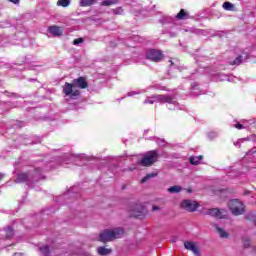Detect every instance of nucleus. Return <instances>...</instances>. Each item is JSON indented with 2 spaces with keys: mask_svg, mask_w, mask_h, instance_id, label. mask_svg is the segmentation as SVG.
<instances>
[{
  "mask_svg": "<svg viewBox=\"0 0 256 256\" xmlns=\"http://www.w3.org/2000/svg\"><path fill=\"white\" fill-rule=\"evenodd\" d=\"M83 38H77L73 40V45H80V43H83Z\"/></svg>",
  "mask_w": 256,
  "mask_h": 256,
  "instance_id": "obj_27",
  "label": "nucleus"
},
{
  "mask_svg": "<svg viewBox=\"0 0 256 256\" xmlns=\"http://www.w3.org/2000/svg\"><path fill=\"white\" fill-rule=\"evenodd\" d=\"M119 0H104L101 2L102 7H111V5H117Z\"/></svg>",
  "mask_w": 256,
  "mask_h": 256,
  "instance_id": "obj_15",
  "label": "nucleus"
},
{
  "mask_svg": "<svg viewBox=\"0 0 256 256\" xmlns=\"http://www.w3.org/2000/svg\"><path fill=\"white\" fill-rule=\"evenodd\" d=\"M124 233L125 231L121 227L105 229L99 234V241H101V243H109L111 241H115V239H119V236Z\"/></svg>",
  "mask_w": 256,
  "mask_h": 256,
  "instance_id": "obj_2",
  "label": "nucleus"
},
{
  "mask_svg": "<svg viewBox=\"0 0 256 256\" xmlns=\"http://www.w3.org/2000/svg\"><path fill=\"white\" fill-rule=\"evenodd\" d=\"M3 177H5V175L0 173V181H3Z\"/></svg>",
  "mask_w": 256,
  "mask_h": 256,
  "instance_id": "obj_33",
  "label": "nucleus"
},
{
  "mask_svg": "<svg viewBox=\"0 0 256 256\" xmlns=\"http://www.w3.org/2000/svg\"><path fill=\"white\" fill-rule=\"evenodd\" d=\"M181 209H185V211H188L189 213H193L197 211V208L199 207V203L193 200H183L181 205Z\"/></svg>",
  "mask_w": 256,
  "mask_h": 256,
  "instance_id": "obj_7",
  "label": "nucleus"
},
{
  "mask_svg": "<svg viewBox=\"0 0 256 256\" xmlns=\"http://www.w3.org/2000/svg\"><path fill=\"white\" fill-rule=\"evenodd\" d=\"M245 55H246V59H249V56L247 54H245Z\"/></svg>",
  "mask_w": 256,
  "mask_h": 256,
  "instance_id": "obj_35",
  "label": "nucleus"
},
{
  "mask_svg": "<svg viewBox=\"0 0 256 256\" xmlns=\"http://www.w3.org/2000/svg\"><path fill=\"white\" fill-rule=\"evenodd\" d=\"M181 186H172L168 188L169 193H181Z\"/></svg>",
  "mask_w": 256,
  "mask_h": 256,
  "instance_id": "obj_22",
  "label": "nucleus"
},
{
  "mask_svg": "<svg viewBox=\"0 0 256 256\" xmlns=\"http://www.w3.org/2000/svg\"><path fill=\"white\" fill-rule=\"evenodd\" d=\"M151 100L150 98H147L144 101L145 105H153V103H175V101L173 100V97L169 96V95H153Z\"/></svg>",
  "mask_w": 256,
  "mask_h": 256,
  "instance_id": "obj_5",
  "label": "nucleus"
},
{
  "mask_svg": "<svg viewBox=\"0 0 256 256\" xmlns=\"http://www.w3.org/2000/svg\"><path fill=\"white\" fill-rule=\"evenodd\" d=\"M208 215H211L212 217H221V210L218 208L209 209Z\"/></svg>",
  "mask_w": 256,
  "mask_h": 256,
  "instance_id": "obj_16",
  "label": "nucleus"
},
{
  "mask_svg": "<svg viewBox=\"0 0 256 256\" xmlns=\"http://www.w3.org/2000/svg\"><path fill=\"white\" fill-rule=\"evenodd\" d=\"M228 207L232 213V215H243L245 213V205L243 202L239 201L238 199H232L228 203Z\"/></svg>",
  "mask_w": 256,
  "mask_h": 256,
  "instance_id": "obj_4",
  "label": "nucleus"
},
{
  "mask_svg": "<svg viewBox=\"0 0 256 256\" xmlns=\"http://www.w3.org/2000/svg\"><path fill=\"white\" fill-rule=\"evenodd\" d=\"M159 161V152L157 150H150L146 152L140 160L142 167H151Z\"/></svg>",
  "mask_w": 256,
  "mask_h": 256,
  "instance_id": "obj_3",
  "label": "nucleus"
},
{
  "mask_svg": "<svg viewBox=\"0 0 256 256\" xmlns=\"http://www.w3.org/2000/svg\"><path fill=\"white\" fill-rule=\"evenodd\" d=\"M216 231L222 239H227V237H229V234L221 227H216Z\"/></svg>",
  "mask_w": 256,
  "mask_h": 256,
  "instance_id": "obj_17",
  "label": "nucleus"
},
{
  "mask_svg": "<svg viewBox=\"0 0 256 256\" xmlns=\"http://www.w3.org/2000/svg\"><path fill=\"white\" fill-rule=\"evenodd\" d=\"M176 19L179 21H183L184 19H189V12L185 11V9H181L179 13L176 15Z\"/></svg>",
  "mask_w": 256,
  "mask_h": 256,
  "instance_id": "obj_12",
  "label": "nucleus"
},
{
  "mask_svg": "<svg viewBox=\"0 0 256 256\" xmlns=\"http://www.w3.org/2000/svg\"><path fill=\"white\" fill-rule=\"evenodd\" d=\"M112 251L113 250L111 248H106L105 246H100L97 249L98 255H101V256L109 255L112 253Z\"/></svg>",
  "mask_w": 256,
  "mask_h": 256,
  "instance_id": "obj_11",
  "label": "nucleus"
},
{
  "mask_svg": "<svg viewBox=\"0 0 256 256\" xmlns=\"http://www.w3.org/2000/svg\"><path fill=\"white\" fill-rule=\"evenodd\" d=\"M71 5V0H58L57 6L58 7H69Z\"/></svg>",
  "mask_w": 256,
  "mask_h": 256,
  "instance_id": "obj_19",
  "label": "nucleus"
},
{
  "mask_svg": "<svg viewBox=\"0 0 256 256\" xmlns=\"http://www.w3.org/2000/svg\"><path fill=\"white\" fill-rule=\"evenodd\" d=\"M10 3H13L14 5H19L21 0H9Z\"/></svg>",
  "mask_w": 256,
  "mask_h": 256,
  "instance_id": "obj_29",
  "label": "nucleus"
},
{
  "mask_svg": "<svg viewBox=\"0 0 256 256\" xmlns=\"http://www.w3.org/2000/svg\"><path fill=\"white\" fill-rule=\"evenodd\" d=\"M159 209H161L159 206L154 205V207H152V211H159Z\"/></svg>",
  "mask_w": 256,
  "mask_h": 256,
  "instance_id": "obj_31",
  "label": "nucleus"
},
{
  "mask_svg": "<svg viewBox=\"0 0 256 256\" xmlns=\"http://www.w3.org/2000/svg\"><path fill=\"white\" fill-rule=\"evenodd\" d=\"M222 7L225 11H233V9H235V5H233L231 2H224Z\"/></svg>",
  "mask_w": 256,
  "mask_h": 256,
  "instance_id": "obj_18",
  "label": "nucleus"
},
{
  "mask_svg": "<svg viewBox=\"0 0 256 256\" xmlns=\"http://www.w3.org/2000/svg\"><path fill=\"white\" fill-rule=\"evenodd\" d=\"M95 3H97V0H80L79 5L80 7H91Z\"/></svg>",
  "mask_w": 256,
  "mask_h": 256,
  "instance_id": "obj_13",
  "label": "nucleus"
},
{
  "mask_svg": "<svg viewBox=\"0 0 256 256\" xmlns=\"http://www.w3.org/2000/svg\"><path fill=\"white\" fill-rule=\"evenodd\" d=\"M40 252L44 256H49L51 253V250H49V246L45 245V246L40 247Z\"/></svg>",
  "mask_w": 256,
  "mask_h": 256,
  "instance_id": "obj_21",
  "label": "nucleus"
},
{
  "mask_svg": "<svg viewBox=\"0 0 256 256\" xmlns=\"http://www.w3.org/2000/svg\"><path fill=\"white\" fill-rule=\"evenodd\" d=\"M234 127H235L236 129H239V130L244 129L243 124H241V123L235 124Z\"/></svg>",
  "mask_w": 256,
  "mask_h": 256,
  "instance_id": "obj_28",
  "label": "nucleus"
},
{
  "mask_svg": "<svg viewBox=\"0 0 256 256\" xmlns=\"http://www.w3.org/2000/svg\"><path fill=\"white\" fill-rule=\"evenodd\" d=\"M27 179H29L27 173H20L17 175L16 181L17 183H25L27 182Z\"/></svg>",
  "mask_w": 256,
  "mask_h": 256,
  "instance_id": "obj_14",
  "label": "nucleus"
},
{
  "mask_svg": "<svg viewBox=\"0 0 256 256\" xmlns=\"http://www.w3.org/2000/svg\"><path fill=\"white\" fill-rule=\"evenodd\" d=\"M196 159H197V161H202V159H203V155L196 156Z\"/></svg>",
  "mask_w": 256,
  "mask_h": 256,
  "instance_id": "obj_32",
  "label": "nucleus"
},
{
  "mask_svg": "<svg viewBox=\"0 0 256 256\" xmlns=\"http://www.w3.org/2000/svg\"><path fill=\"white\" fill-rule=\"evenodd\" d=\"M184 247L185 249H187V251H192L194 255L201 256V252L199 251V246L197 245V243L193 241H187L184 243Z\"/></svg>",
  "mask_w": 256,
  "mask_h": 256,
  "instance_id": "obj_8",
  "label": "nucleus"
},
{
  "mask_svg": "<svg viewBox=\"0 0 256 256\" xmlns=\"http://www.w3.org/2000/svg\"><path fill=\"white\" fill-rule=\"evenodd\" d=\"M48 32L54 35V37H61L63 35V28L53 25L48 28Z\"/></svg>",
  "mask_w": 256,
  "mask_h": 256,
  "instance_id": "obj_9",
  "label": "nucleus"
},
{
  "mask_svg": "<svg viewBox=\"0 0 256 256\" xmlns=\"http://www.w3.org/2000/svg\"><path fill=\"white\" fill-rule=\"evenodd\" d=\"M163 52L161 50L157 49H150L146 52V59L149 61H153L154 63H159L160 61H163Z\"/></svg>",
  "mask_w": 256,
  "mask_h": 256,
  "instance_id": "obj_6",
  "label": "nucleus"
},
{
  "mask_svg": "<svg viewBox=\"0 0 256 256\" xmlns=\"http://www.w3.org/2000/svg\"><path fill=\"white\" fill-rule=\"evenodd\" d=\"M6 238L7 239H11V237H13V235H15L14 231H13V228L11 227H8L6 228Z\"/></svg>",
  "mask_w": 256,
  "mask_h": 256,
  "instance_id": "obj_24",
  "label": "nucleus"
},
{
  "mask_svg": "<svg viewBox=\"0 0 256 256\" xmlns=\"http://www.w3.org/2000/svg\"><path fill=\"white\" fill-rule=\"evenodd\" d=\"M113 13L114 15H121V13H123V8L118 7L116 9H113Z\"/></svg>",
  "mask_w": 256,
  "mask_h": 256,
  "instance_id": "obj_26",
  "label": "nucleus"
},
{
  "mask_svg": "<svg viewBox=\"0 0 256 256\" xmlns=\"http://www.w3.org/2000/svg\"><path fill=\"white\" fill-rule=\"evenodd\" d=\"M153 177H157V173H149L145 177H143L140 181V183H147L149 179H153Z\"/></svg>",
  "mask_w": 256,
  "mask_h": 256,
  "instance_id": "obj_20",
  "label": "nucleus"
},
{
  "mask_svg": "<svg viewBox=\"0 0 256 256\" xmlns=\"http://www.w3.org/2000/svg\"><path fill=\"white\" fill-rule=\"evenodd\" d=\"M170 64L173 65V60H170Z\"/></svg>",
  "mask_w": 256,
  "mask_h": 256,
  "instance_id": "obj_34",
  "label": "nucleus"
},
{
  "mask_svg": "<svg viewBox=\"0 0 256 256\" xmlns=\"http://www.w3.org/2000/svg\"><path fill=\"white\" fill-rule=\"evenodd\" d=\"M75 87L78 89H87L89 87V83L87 82V78L80 76L72 81V83L66 82L63 86V93L66 97H70V99H75V97H79L81 95V91L73 90Z\"/></svg>",
  "mask_w": 256,
  "mask_h": 256,
  "instance_id": "obj_1",
  "label": "nucleus"
},
{
  "mask_svg": "<svg viewBox=\"0 0 256 256\" xmlns=\"http://www.w3.org/2000/svg\"><path fill=\"white\" fill-rule=\"evenodd\" d=\"M200 163H201L200 160H197L196 156L190 157V164L191 165H199Z\"/></svg>",
  "mask_w": 256,
  "mask_h": 256,
  "instance_id": "obj_25",
  "label": "nucleus"
},
{
  "mask_svg": "<svg viewBox=\"0 0 256 256\" xmlns=\"http://www.w3.org/2000/svg\"><path fill=\"white\" fill-rule=\"evenodd\" d=\"M143 205L141 204H136L133 207V216L134 217H141L143 215Z\"/></svg>",
  "mask_w": 256,
  "mask_h": 256,
  "instance_id": "obj_10",
  "label": "nucleus"
},
{
  "mask_svg": "<svg viewBox=\"0 0 256 256\" xmlns=\"http://www.w3.org/2000/svg\"><path fill=\"white\" fill-rule=\"evenodd\" d=\"M243 63V56L239 55L234 61L230 62V65H241Z\"/></svg>",
  "mask_w": 256,
  "mask_h": 256,
  "instance_id": "obj_23",
  "label": "nucleus"
},
{
  "mask_svg": "<svg viewBox=\"0 0 256 256\" xmlns=\"http://www.w3.org/2000/svg\"><path fill=\"white\" fill-rule=\"evenodd\" d=\"M250 245H251V242L249 240H246L244 242V247H250Z\"/></svg>",
  "mask_w": 256,
  "mask_h": 256,
  "instance_id": "obj_30",
  "label": "nucleus"
}]
</instances>
